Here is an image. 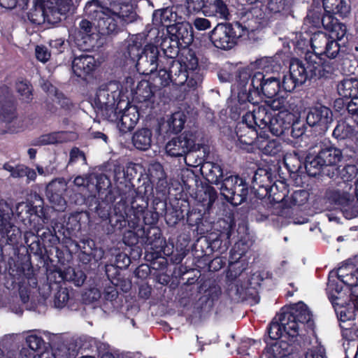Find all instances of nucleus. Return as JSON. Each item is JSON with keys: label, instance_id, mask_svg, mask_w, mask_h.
I'll list each match as a JSON object with an SVG mask.
<instances>
[{"label": "nucleus", "instance_id": "1", "mask_svg": "<svg viewBox=\"0 0 358 358\" xmlns=\"http://www.w3.org/2000/svg\"><path fill=\"white\" fill-rule=\"evenodd\" d=\"M131 0H105L101 3L94 1L87 4V10L96 13L98 25L103 34H113L125 24L136 19Z\"/></svg>", "mask_w": 358, "mask_h": 358}, {"label": "nucleus", "instance_id": "2", "mask_svg": "<svg viewBox=\"0 0 358 358\" xmlns=\"http://www.w3.org/2000/svg\"><path fill=\"white\" fill-rule=\"evenodd\" d=\"M142 37L133 36L129 41L127 53L132 60H136V66L140 73L148 75L153 73L158 66L159 51L157 45L149 43L143 49Z\"/></svg>", "mask_w": 358, "mask_h": 358}, {"label": "nucleus", "instance_id": "3", "mask_svg": "<svg viewBox=\"0 0 358 358\" xmlns=\"http://www.w3.org/2000/svg\"><path fill=\"white\" fill-rule=\"evenodd\" d=\"M280 315L281 325H284V331L288 334L290 340L299 336L303 329L310 328L313 325L312 314L308 306L303 302L282 310Z\"/></svg>", "mask_w": 358, "mask_h": 358}, {"label": "nucleus", "instance_id": "4", "mask_svg": "<svg viewBox=\"0 0 358 358\" xmlns=\"http://www.w3.org/2000/svg\"><path fill=\"white\" fill-rule=\"evenodd\" d=\"M266 117L264 109L255 108V105L252 109H250L243 116L242 122L236 127V135L240 144L243 145H256L257 141L260 138L258 136L259 124H264Z\"/></svg>", "mask_w": 358, "mask_h": 358}, {"label": "nucleus", "instance_id": "5", "mask_svg": "<svg viewBox=\"0 0 358 358\" xmlns=\"http://www.w3.org/2000/svg\"><path fill=\"white\" fill-rule=\"evenodd\" d=\"M247 34L248 30L239 22L234 25L218 24L211 31L210 38L215 47L228 50L236 44L238 38Z\"/></svg>", "mask_w": 358, "mask_h": 358}, {"label": "nucleus", "instance_id": "6", "mask_svg": "<svg viewBox=\"0 0 358 358\" xmlns=\"http://www.w3.org/2000/svg\"><path fill=\"white\" fill-rule=\"evenodd\" d=\"M118 83L110 82L107 85L101 86L96 91L94 98V105L100 115L109 120H113L114 106L116 100L120 96Z\"/></svg>", "mask_w": 358, "mask_h": 358}, {"label": "nucleus", "instance_id": "7", "mask_svg": "<svg viewBox=\"0 0 358 358\" xmlns=\"http://www.w3.org/2000/svg\"><path fill=\"white\" fill-rule=\"evenodd\" d=\"M343 159L342 151L333 146L322 148L316 155L306 157V169L311 176H315L324 166H336Z\"/></svg>", "mask_w": 358, "mask_h": 358}, {"label": "nucleus", "instance_id": "8", "mask_svg": "<svg viewBox=\"0 0 358 358\" xmlns=\"http://www.w3.org/2000/svg\"><path fill=\"white\" fill-rule=\"evenodd\" d=\"M221 194L234 206L241 204L248 193V186L242 178L237 176L226 178L220 187Z\"/></svg>", "mask_w": 358, "mask_h": 358}, {"label": "nucleus", "instance_id": "9", "mask_svg": "<svg viewBox=\"0 0 358 358\" xmlns=\"http://www.w3.org/2000/svg\"><path fill=\"white\" fill-rule=\"evenodd\" d=\"M255 108L264 109L266 117L263 123L264 124H259V129H264L268 128L269 131L275 136H279L285 133L292 124L293 115L287 113V115L282 114L273 115L268 113V108L266 106H255Z\"/></svg>", "mask_w": 358, "mask_h": 358}, {"label": "nucleus", "instance_id": "10", "mask_svg": "<svg viewBox=\"0 0 358 358\" xmlns=\"http://www.w3.org/2000/svg\"><path fill=\"white\" fill-rule=\"evenodd\" d=\"M250 86L259 95L267 98H273L280 90V80L274 77L266 78V75L261 71H256L251 76Z\"/></svg>", "mask_w": 358, "mask_h": 358}, {"label": "nucleus", "instance_id": "11", "mask_svg": "<svg viewBox=\"0 0 358 358\" xmlns=\"http://www.w3.org/2000/svg\"><path fill=\"white\" fill-rule=\"evenodd\" d=\"M168 34L171 36L170 40L175 41L178 45L186 47L190 45L194 39L192 24L187 22H182L173 24V26L169 27ZM169 43V38L165 37L162 38L159 45L162 50H165Z\"/></svg>", "mask_w": 358, "mask_h": 358}, {"label": "nucleus", "instance_id": "12", "mask_svg": "<svg viewBox=\"0 0 358 358\" xmlns=\"http://www.w3.org/2000/svg\"><path fill=\"white\" fill-rule=\"evenodd\" d=\"M352 187V185L350 183L340 182L330 195V199L342 208L344 215L348 219L357 215L355 213L350 212L351 208L355 206L354 197L351 193Z\"/></svg>", "mask_w": 358, "mask_h": 358}, {"label": "nucleus", "instance_id": "13", "mask_svg": "<svg viewBox=\"0 0 358 358\" xmlns=\"http://www.w3.org/2000/svg\"><path fill=\"white\" fill-rule=\"evenodd\" d=\"M195 136L192 132H185L167 142L165 150L171 157H182L194 149Z\"/></svg>", "mask_w": 358, "mask_h": 358}, {"label": "nucleus", "instance_id": "14", "mask_svg": "<svg viewBox=\"0 0 358 358\" xmlns=\"http://www.w3.org/2000/svg\"><path fill=\"white\" fill-rule=\"evenodd\" d=\"M67 181L58 178L50 182L46 187V196L56 210L63 211L66 208V202L64 194L67 189Z\"/></svg>", "mask_w": 358, "mask_h": 358}, {"label": "nucleus", "instance_id": "15", "mask_svg": "<svg viewBox=\"0 0 358 358\" xmlns=\"http://www.w3.org/2000/svg\"><path fill=\"white\" fill-rule=\"evenodd\" d=\"M306 121L310 126H317L320 130L326 131L333 121V114L329 108L317 106L310 109Z\"/></svg>", "mask_w": 358, "mask_h": 358}, {"label": "nucleus", "instance_id": "16", "mask_svg": "<svg viewBox=\"0 0 358 358\" xmlns=\"http://www.w3.org/2000/svg\"><path fill=\"white\" fill-rule=\"evenodd\" d=\"M128 103L125 108L122 111H120L118 114L115 110L113 111V114L115 116L113 117L114 120L112 122H115L119 130L122 133H126L131 130L137 123L138 120V113L134 107L129 106Z\"/></svg>", "mask_w": 358, "mask_h": 358}, {"label": "nucleus", "instance_id": "17", "mask_svg": "<svg viewBox=\"0 0 358 358\" xmlns=\"http://www.w3.org/2000/svg\"><path fill=\"white\" fill-rule=\"evenodd\" d=\"M317 69V66L299 59H292L289 64V74L300 85L303 84L309 76H316Z\"/></svg>", "mask_w": 358, "mask_h": 358}, {"label": "nucleus", "instance_id": "18", "mask_svg": "<svg viewBox=\"0 0 358 358\" xmlns=\"http://www.w3.org/2000/svg\"><path fill=\"white\" fill-rule=\"evenodd\" d=\"M97 63L94 57L90 55L83 54L75 57L72 62L73 73L80 78H85L96 69Z\"/></svg>", "mask_w": 358, "mask_h": 358}, {"label": "nucleus", "instance_id": "19", "mask_svg": "<svg viewBox=\"0 0 358 358\" xmlns=\"http://www.w3.org/2000/svg\"><path fill=\"white\" fill-rule=\"evenodd\" d=\"M299 38L300 39L296 41V45L299 48L304 49L310 43L313 50L317 55H322L324 47L329 40V37L322 31L313 34L310 40L304 36L302 37L301 34Z\"/></svg>", "mask_w": 358, "mask_h": 358}, {"label": "nucleus", "instance_id": "20", "mask_svg": "<svg viewBox=\"0 0 358 358\" xmlns=\"http://www.w3.org/2000/svg\"><path fill=\"white\" fill-rule=\"evenodd\" d=\"M324 28L329 32V38L341 41L346 36V26L332 15H324L322 20Z\"/></svg>", "mask_w": 358, "mask_h": 358}, {"label": "nucleus", "instance_id": "21", "mask_svg": "<svg viewBox=\"0 0 358 358\" xmlns=\"http://www.w3.org/2000/svg\"><path fill=\"white\" fill-rule=\"evenodd\" d=\"M276 62L271 57H263L257 60L254 64H251L250 66L243 69L240 72V79L244 82L247 80L249 77L251 78L250 71L257 69V71H261L263 73H268L275 70L276 67Z\"/></svg>", "mask_w": 358, "mask_h": 358}, {"label": "nucleus", "instance_id": "22", "mask_svg": "<svg viewBox=\"0 0 358 358\" xmlns=\"http://www.w3.org/2000/svg\"><path fill=\"white\" fill-rule=\"evenodd\" d=\"M289 342L285 339L275 342L266 348L265 355L268 358H291L292 347Z\"/></svg>", "mask_w": 358, "mask_h": 358}, {"label": "nucleus", "instance_id": "23", "mask_svg": "<svg viewBox=\"0 0 358 358\" xmlns=\"http://www.w3.org/2000/svg\"><path fill=\"white\" fill-rule=\"evenodd\" d=\"M178 15L173 8H166L162 10H156L152 17L154 24L162 25L166 27L169 31V27L173 26L177 23Z\"/></svg>", "mask_w": 358, "mask_h": 358}, {"label": "nucleus", "instance_id": "24", "mask_svg": "<svg viewBox=\"0 0 358 358\" xmlns=\"http://www.w3.org/2000/svg\"><path fill=\"white\" fill-rule=\"evenodd\" d=\"M203 14L207 17H215L221 20H227L229 11L223 0H210L205 7Z\"/></svg>", "mask_w": 358, "mask_h": 358}, {"label": "nucleus", "instance_id": "25", "mask_svg": "<svg viewBox=\"0 0 358 358\" xmlns=\"http://www.w3.org/2000/svg\"><path fill=\"white\" fill-rule=\"evenodd\" d=\"M323 7L327 15L345 17L350 11V6L347 0H323Z\"/></svg>", "mask_w": 358, "mask_h": 358}, {"label": "nucleus", "instance_id": "26", "mask_svg": "<svg viewBox=\"0 0 358 358\" xmlns=\"http://www.w3.org/2000/svg\"><path fill=\"white\" fill-rule=\"evenodd\" d=\"M337 91L343 98H358V79L350 78L341 80L337 85Z\"/></svg>", "mask_w": 358, "mask_h": 358}, {"label": "nucleus", "instance_id": "27", "mask_svg": "<svg viewBox=\"0 0 358 358\" xmlns=\"http://www.w3.org/2000/svg\"><path fill=\"white\" fill-rule=\"evenodd\" d=\"M201 172L206 180L213 184H218L223 177V171L221 166L210 162H206L201 166Z\"/></svg>", "mask_w": 358, "mask_h": 358}, {"label": "nucleus", "instance_id": "28", "mask_svg": "<svg viewBox=\"0 0 358 358\" xmlns=\"http://www.w3.org/2000/svg\"><path fill=\"white\" fill-rule=\"evenodd\" d=\"M336 301H333L332 306L340 319L342 321L350 320L353 317V308L347 307L349 306V297L348 294L345 297L336 298Z\"/></svg>", "mask_w": 358, "mask_h": 358}, {"label": "nucleus", "instance_id": "29", "mask_svg": "<svg viewBox=\"0 0 358 358\" xmlns=\"http://www.w3.org/2000/svg\"><path fill=\"white\" fill-rule=\"evenodd\" d=\"M132 142L137 149L148 150L152 143V131L148 129L137 130L133 136Z\"/></svg>", "mask_w": 358, "mask_h": 358}, {"label": "nucleus", "instance_id": "30", "mask_svg": "<svg viewBox=\"0 0 358 358\" xmlns=\"http://www.w3.org/2000/svg\"><path fill=\"white\" fill-rule=\"evenodd\" d=\"M255 146L263 153L268 155H275L282 150V145L279 141L275 139L267 140L261 136L260 138L257 139Z\"/></svg>", "mask_w": 358, "mask_h": 358}, {"label": "nucleus", "instance_id": "31", "mask_svg": "<svg viewBox=\"0 0 358 358\" xmlns=\"http://www.w3.org/2000/svg\"><path fill=\"white\" fill-rule=\"evenodd\" d=\"M203 76L199 71H189L180 72L176 84L182 85L186 83L189 88L195 89L201 84Z\"/></svg>", "mask_w": 358, "mask_h": 358}, {"label": "nucleus", "instance_id": "32", "mask_svg": "<svg viewBox=\"0 0 358 358\" xmlns=\"http://www.w3.org/2000/svg\"><path fill=\"white\" fill-rule=\"evenodd\" d=\"M266 103L272 110H278V114L283 113V115H287V113L292 114L294 109V106L284 96L268 101Z\"/></svg>", "mask_w": 358, "mask_h": 358}, {"label": "nucleus", "instance_id": "33", "mask_svg": "<svg viewBox=\"0 0 358 358\" xmlns=\"http://www.w3.org/2000/svg\"><path fill=\"white\" fill-rule=\"evenodd\" d=\"M268 335L271 339L291 341L288 334L284 331V325H281V317L280 313L271 322L268 328Z\"/></svg>", "mask_w": 358, "mask_h": 358}, {"label": "nucleus", "instance_id": "34", "mask_svg": "<svg viewBox=\"0 0 358 358\" xmlns=\"http://www.w3.org/2000/svg\"><path fill=\"white\" fill-rule=\"evenodd\" d=\"M338 275L342 282L352 287L350 296V301H352V289L358 286V273H357V268L348 273V267H341L338 269Z\"/></svg>", "mask_w": 358, "mask_h": 358}, {"label": "nucleus", "instance_id": "35", "mask_svg": "<svg viewBox=\"0 0 358 358\" xmlns=\"http://www.w3.org/2000/svg\"><path fill=\"white\" fill-rule=\"evenodd\" d=\"M199 202L206 208H210L217 199V192L212 187H206L200 190L197 194Z\"/></svg>", "mask_w": 358, "mask_h": 358}, {"label": "nucleus", "instance_id": "36", "mask_svg": "<svg viewBox=\"0 0 358 358\" xmlns=\"http://www.w3.org/2000/svg\"><path fill=\"white\" fill-rule=\"evenodd\" d=\"M185 115L181 111L174 113L167 120L169 129L172 132H179L183 128Z\"/></svg>", "mask_w": 358, "mask_h": 358}, {"label": "nucleus", "instance_id": "37", "mask_svg": "<svg viewBox=\"0 0 358 358\" xmlns=\"http://www.w3.org/2000/svg\"><path fill=\"white\" fill-rule=\"evenodd\" d=\"M354 134V129L345 122H338L333 131V136L338 139L351 138Z\"/></svg>", "mask_w": 358, "mask_h": 358}, {"label": "nucleus", "instance_id": "38", "mask_svg": "<svg viewBox=\"0 0 358 358\" xmlns=\"http://www.w3.org/2000/svg\"><path fill=\"white\" fill-rule=\"evenodd\" d=\"M92 30V23L86 20H83L79 23V28L76 33L77 41L83 40L84 43H87L90 41V36Z\"/></svg>", "mask_w": 358, "mask_h": 358}, {"label": "nucleus", "instance_id": "39", "mask_svg": "<svg viewBox=\"0 0 358 358\" xmlns=\"http://www.w3.org/2000/svg\"><path fill=\"white\" fill-rule=\"evenodd\" d=\"M90 180H92V185H94V189L99 192L106 189L110 185V182L104 174H90Z\"/></svg>", "mask_w": 358, "mask_h": 358}, {"label": "nucleus", "instance_id": "40", "mask_svg": "<svg viewBox=\"0 0 358 358\" xmlns=\"http://www.w3.org/2000/svg\"><path fill=\"white\" fill-rule=\"evenodd\" d=\"M66 140V134L63 132H55L41 136L38 143L41 145L62 143Z\"/></svg>", "mask_w": 358, "mask_h": 358}, {"label": "nucleus", "instance_id": "41", "mask_svg": "<svg viewBox=\"0 0 358 358\" xmlns=\"http://www.w3.org/2000/svg\"><path fill=\"white\" fill-rule=\"evenodd\" d=\"M357 174L358 168L357 166L353 164L346 165L341 171V177L343 180L342 182L349 183V182L357 177Z\"/></svg>", "mask_w": 358, "mask_h": 358}, {"label": "nucleus", "instance_id": "42", "mask_svg": "<svg viewBox=\"0 0 358 358\" xmlns=\"http://www.w3.org/2000/svg\"><path fill=\"white\" fill-rule=\"evenodd\" d=\"M339 52L340 45L338 43V41L329 38L324 47L322 55H326L329 58L334 59L338 55Z\"/></svg>", "mask_w": 358, "mask_h": 358}, {"label": "nucleus", "instance_id": "43", "mask_svg": "<svg viewBox=\"0 0 358 358\" xmlns=\"http://www.w3.org/2000/svg\"><path fill=\"white\" fill-rule=\"evenodd\" d=\"M16 89L22 100L29 101L31 99V87L27 81L17 82Z\"/></svg>", "mask_w": 358, "mask_h": 358}, {"label": "nucleus", "instance_id": "44", "mask_svg": "<svg viewBox=\"0 0 358 358\" xmlns=\"http://www.w3.org/2000/svg\"><path fill=\"white\" fill-rule=\"evenodd\" d=\"M308 194L306 191L299 190L294 192L289 198L290 206H301L308 201Z\"/></svg>", "mask_w": 358, "mask_h": 358}, {"label": "nucleus", "instance_id": "45", "mask_svg": "<svg viewBox=\"0 0 358 358\" xmlns=\"http://www.w3.org/2000/svg\"><path fill=\"white\" fill-rule=\"evenodd\" d=\"M69 299V291L66 288H61L55 295V306L57 308H63Z\"/></svg>", "mask_w": 358, "mask_h": 358}, {"label": "nucleus", "instance_id": "46", "mask_svg": "<svg viewBox=\"0 0 358 358\" xmlns=\"http://www.w3.org/2000/svg\"><path fill=\"white\" fill-rule=\"evenodd\" d=\"M209 0H187V8L190 13H203L205 7L207 6Z\"/></svg>", "mask_w": 358, "mask_h": 358}, {"label": "nucleus", "instance_id": "47", "mask_svg": "<svg viewBox=\"0 0 358 358\" xmlns=\"http://www.w3.org/2000/svg\"><path fill=\"white\" fill-rule=\"evenodd\" d=\"M271 173L264 169H258L254 176L253 180L257 185L264 186L267 182H270Z\"/></svg>", "mask_w": 358, "mask_h": 358}, {"label": "nucleus", "instance_id": "48", "mask_svg": "<svg viewBox=\"0 0 358 358\" xmlns=\"http://www.w3.org/2000/svg\"><path fill=\"white\" fill-rule=\"evenodd\" d=\"M155 82L162 87L169 85L171 82L170 73L166 69H160L155 78Z\"/></svg>", "mask_w": 358, "mask_h": 358}, {"label": "nucleus", "instance_id": "49", "mask_svg": "<svg viewBox=\"0 0 358 358\" xmlns=\"http://www.w3.org/2000/svg\"><path fill=\"white\" fill-rule=\"evenodd\" d=\"M26 343L28 347L34 352L39 350L43 344V339L36 335H29L26 338Z\"/></svg>", "mask_w": 358, "mask_h": 358}, {"label": "nucleus", "instance_id": "50", "mask_svg": "<svg viewBox=\"0 0 358 358\" xmlns=\"http://www.w3.org/2000/svg\"><path fill=\"white\" fill-rule=\"evenodd\" d=\"M299 85H300L299 82H296L289 73L284 76L283 80L282 83H280L281 88L285 92L293 91Z\"/></svg>", "mask_w": 358, "mask_h": 358}, {"label": "nucleus", "instance_id": "51", "mask_svg": "<svg viewBox=\"0 0 358 358\" xmlns=\"http://www.w3.org/2000/svg\"><path fill=\"white\" fill-rule=\"evenodd\" d=\"M347 294L345 292H343L341 287L338 285H335L333 283L329 285V299L332 303L333 301H336V298L345 297Z\"/></svg>", "mask_w": 358, "mask_h": 358}, {"label": "nucleus", "instance_id": "52", "mask_svg": "<svg viewBox=\"0 0 358 358\" xmlns=\"http://www.w3.org/2000/svg\"><path fill=\"white\" fill-rule=\"evenodd\" d=\"M12 227L10 223V213L9 212H0V232L7 233Z\"/></svg>", "mask_w": 358, "mask_h": 358}, {"label": "nucleus", "instance_id": "53", "mask_svg": "<svg viewBox=\"0 0 358 358\" xmlns=\"http://www.w3.org/2000/svg\"><path fill=\"white\" fill-rule=\"evenodd\" d=\"M67 352L65 347L52 349L42 354L41 358H66Z\"/></svg>", "mask_w": 358, "mask_h": 358}, {"label": "nucleus", "instance_id": "54", "mask_svg": "<svg viewBox=\"0 0 358 358\" xmlns=\"http://www.w3.org/2000/svg\"><path fill=\"white\" fill-rule=\"evenodd\" d=\"M79 161H81L83 164H85L87 162L84 153L78 148H73L70 152L69 164H73Z\"/></svg>", "mask_w": 358, "mask_h": 358}, {"label": "nucleus", "instance_id": "55", "mask_svg": "<svg viewBox=\"0 0 358 358\" xmlns=\"http://www.w3.org/2000/svg\"><path fill=\"white\" fill-rule=\"evenodd\" d=\"M50 1L52 6L62 14L68 11L72 3V0H50Z\"/></svg>", "mask_w": 358, "mask_h": 358}, {"label": "nucleus", "instance_id": "56", "mask_svg": "<svg viewBox=\"0 0 358 358\" xmlns=\"http://www.w3.org/2000/svg\"><path fill=\"white\" fill-rule=\"evenodd\" d=\"M73 183L76 186L78 187H86L89 189L90 191H93V188L91 187L92 180H90V175L84 177L82 176H77L74 180Z\"/></svg>", "mask_w": 358, "mask_h": 358}, {"label": "nucleus", "instance_id": "57", "mask_svg": "<svg viewBox=\"0 0 358 358\" xmlns=\"http://www.w3.org/2000/svg\"><path fill=\"white\" fill-rule=\"evenodd\" d=\"M36 57L41 62H46L50 57V52L44 46H36Z\"/></svg>", "mask_w": 358, "mask_h": 358}, {"label": "nucleus", "instance_id": "58", "mask_svg": "<svg viewBox=\"0 0 358 358\" xmlns=\"http://www.w3.org/2000/svg\"><path fill=\"white\" fill-rule=\"evenodd\" d=\"M193 25L199 31H204L211 26L210 22L204 17H196L193 21Z\"/></svg>", "mask_w": 358, "mask_h": 358}, {"label": "nucleus", "instance_id": "59", "mask_svg": "<svg viewBox=\"0 0 358 358\" xmlns=\"http://www.w3.org/2000/svg\"><path fill=\"white\" fill-rule=\"evenodd\" d=\"M348 113L352 116L355 122L358 121V98L351 99L348 104Z\"/></svg>", "mask_w": 358, "mask_h": 358}, {"label": "nucleus", "instance_id": "60", "mask_svg": "<svg viewBox=\"0 0 358 358\" xmlns=\"http://www.w3.org/2000/svg\"><path fill=\"white\" fill-rule=\"evenodd\" d=\"M306 358H324V349L322 346H317L308 350Z\"/></svg>", "mask_w": 358, "mask_h": 358}, {"label": "nucleus", "instance_id": "61", "mask_svg": "<svg viewBox=\"0 0 358 358\" xmlns=\"http://www.w3.org/2000/svg\"><path fill=\"white\" fill-rule=\"evenodd\" d=\"M197 59L195 57H192L189 64H185V71H181L180 72H187L189 71H199V70L197 69Z\"/></svg>", "mask_w": 358, "mask_h": 358}, {"label": "nucleus", "instance_id": "62", "mask_svg": "<svg viewBox=\"0 0 358 358\" xmlns=\"http://www.w3.org/2000/svg\"><path fill=\"white\" fill-rule=\"evenodd\" d=\"M26 171V166L23 165H18L15 166V171L12 175L13 178H22L24 176Z\"/></svg>", "mask_w": 358, "mask_h": 358}, {"label": "nucleus", "instance_id": "63", "mask_svg": "<svg viewBox=\"0 0 358 358\" xmlns=\"http://www.w3.org/2000/svg\"><path fill=\"white\" fill-rule=\"evenodd\" d=\"M87 294L88 297L92 299V301H96L101 297V292L96 288L90 289L87 292Z\"/></svg>", "mask_w": 358, "mask_h": 358}, {"label": "nucleus", "instance_id": "64", "mask_svg": "<svg viewBox=\"0 0 358 358\" xmlns=\"http://www.w3.org/2000/svg\"><path fill=\"white\" fill-rule=\"evenodd\" d=\"M352 303L355 308H358V286L352 289Z\"/></svg>", "mask_w": 358, "mask_h": 358}]
</instances>
